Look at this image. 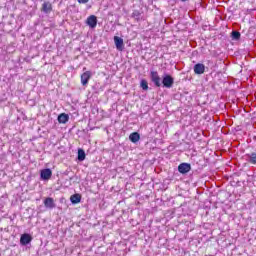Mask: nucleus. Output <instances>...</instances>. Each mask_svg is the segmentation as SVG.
Wrapping results in <instances>:
<instances>
[{
    "label": "nucleus",
    "instance_id": "nucleus-11",
    "mask_svg": "<svg viewBox=\"0 0 256 256\" xmlns=\"http://www.w3.org/2000/svg\"><path fill=\"white\" fill-rule=\"evenodd\" d=\"M114 43H115L116 49L118 51H123V38H121L119 36H115L114 37Z\"/></svg>",
    "mask_w": 256,
    "mask_h": 256
},
{
    "label": "nucleus",
    "instance_id": "nucleus-8",
    "mask_svg": "<svg viewBox=\"0 0 256 256\" xmlns=\"http://www.w3.org/2000/svg\"><path fill=\"white\" fill-rule=\"evenodd\" d=\"M195 75H203L205 73V65L203 63H197L194 66Z\"/></svg>",
    "mask_w": 256,
    "mask_h": 256
},
{
    "label": "nucleus",
    "instance_id": "nucleus-9",
    "mask_svg": "<svg viewBox=\"0 0 256 256\" xmlns=\"http://www.w3.org/2000/svg\"><path fill=\"white\" fill-rule=\"evenodd\" d=\"M41 11H43V13L49 14L51 13V11H53V5L51 4V2L49 1H45L42 4V9Z\"/></svg>",
    "mask_w": 256,
    "mask_h": 256
},
{
    "label": "nucleus",
    "instance_id": "nucleus-1",
    "mask_svg": "<svg viewBox=\"0 0 256 256\" xmlns=\"http://www.w3.org/2000/svg\"><path fill=\"white\" fill-rule=\"evenodd\" d=\"M173 85H175V78H173V76H171L170 74H163L161 86L165 89H171Z\"/></svg>",
    "mask_w": 256,
    "mask_h": 256
},
{
    "label": "nucleus",
    "instance_id": "nucleus-15",
    "mask_svg": "<svg viewBox=\"0 0 256 256\" xmlns=\"http://www.w3.org/2000/svg\"><path fill=\"white\" fill-rule=\"evenodd\" d=\"M70 201L71 203H73V205H77V203H81V195L79 194H74L70 197Z\"/></svg>",
    "mask_w": 256,
    "mask_h": 256
},
{
    "label": "nucleus",
    "instance_id": "nucleus-17",
    "mask_svg": "<svg viewBox=\"0 0 256 256\" xmlns=\"http://www.w3.org/2000/svg\"><path fill=\"white\" fill-rule=\"evenodd\" d=\"M140 87L143 91H148L149 90V82H147V80L142 79L140 81Z\"/></svg>",
    "mask_w": 256,
    "mask_h": 256
},
{
    "label": "nucleus",
    "instance_id": "nucleus-2",
    "mask_svg": "<svg viewBox=\"0 0 256 256\" xmlns=\"http://www.w3.org/2000/svg\"><path fill=\"white\" fill-rule=\"evenodd\" d=\"M150 80L155 85V87H161V76H159V72L157 71H150Z\"/></svg>",
    "mask_w": 256,
    "mask_h": 256
},
{
    "label": "nucleus",
    "instance_id": "nucleus-7",
    "mask_svg": "<svg viewBox=\"0 0 256 256\" xmlns=\"http://www.w3.org/2000/svg\"><path fill=\"white\" fill-rule=\"evenodd\" d=\"M86 25L90 27V29H95L97 27V16L91 15L86 20Z\"/></svg>",
    "mask_w": 256,
    "mask_h": 256
},
{
    "label": "nucleus",
    "instance_id": "nucleus-20",
    "mask_svg": "<svg viewBox=\"0 0 256 256\" xmlns=\"http://www.w3.org/2000/svg\"><path fill=\"white\" fill-rule=\"evenodd\" d=\"M78 3L85 5V3H89V0H78Z\"/></svg>",
    "mask_w": 256,
    "mask_h": 256
},
{
    "label": "nucleus",
    "instance_id": "nucleus-19",
    "mask_svg": "<svg viewBox=\"0 0 256 256\" xmlns=\"http://www.w3.org/2000/svg\"><path fill=\"white\" fill-rule=\"evenodd\" d=\"M132 17L134 19H136V21H139L141 19V13H139V11L135 10L133 13H132Z\"/></svg>",
    "mask_w": 256,
    "mask_h": 256
},
{
    "label": "nucleus",
    "instance_id": "nucleus-4",
    "mask_svg": "<svg viewBox=\"0 0 256 256\" xmlns=\"http://www.w3.org/2000/svg\"><path fill=\"white\" fill-rule=\"evenodd\" d=\"M32 241H33V236H31V234L24 233L20 237V245H22L23 247L29 245Z\"/></svg>",
    "mask_w": 256,
    "mask_h": 256
},
{
    "label": "nucleus",
    "instance_id": "nucleus-12",
    "mask_svg": "<svg viewBox=\"0 0 256 256\" xmlns=\"http://www.w3.org/2000/svg\"><path fill=\"white\" fill-rule=\"evenodd\" d=\"M129 140L131 141V143H139V141L141 140V135L139 134V132H133L129 135Z\"/></svg>",
    "mask_w": 256,
    "mask_h": 256
},
{
    "label": "nucleus",
    "instance_id": "nucleus-5",
    "mask_svg": "<svg viewBox=\"0 0 256 256\" xmlns=\"http://www.w3.org/2000/svg\"><path fill=\"white\" fill-rule=\"evenodd\" d=\"M92 76L93 73H91V71H86L81 75V84L83 85V87H87V85H89V80Z\"/></svg>",
    "mask_w": 256,
    "mask_h": 256
},
{
    "label": "nucleus",
    "instance_id": "nucleus-18",
    "mask_svg": "<svg viewBox=\"0 0 256 256\" xmlns=\"http://www.w3.org/2000/svg\"><path fill=\"white\" fill-rule=\"evenodd\" d=\"M231 37H232L233 41H239L241 39V32L234 30L231 33Z\"/></svg>",
    "mask_w": 256,
    "mask_h": 256
},
{
    "label": "nucleus",
    "instance_id": "nucleus-16",
    "mask_svg": "<svg viewBox=\"0 0 256 256\" xmlns=\"http://www.w3.org/2000/svg\"><path fill=\"white\" fill-rule=\"evenodd\" d=\"M85 157H86V154H85V150L79 148L78 149V156H77V160L78 161H85Z\"/></svg>",
    "mask_w": 256,
    "mask_h": 256
},
{
    "label": "nucleus",
    "instance_id": "nucleus-14",
    "mask_svg": "<svg viewBox=\"0 0 256 256\" xmlns=\"http://www.w3.org/2000/svg\"><path fill=\"white\" fill-rule=\"evenodd\" d=\"M69 121V115L68 114H65V113H62L58 116V123H67Z\"/></svg>",
    "mask_w": 256,
    "mask_h": 256
},
{
    "label": "nucleus",
    "instance_id": "nucleus-13",
    "mask_svg": "<svg viewBox=\"0 0 256 256\" xmlns=\"http://www.w3.org/2000/svg\"><path fill=\"white\" fill-rule=\"evenodd\" d=\"M247 161L250 165H256V152H252L250 154H246Z\"/></svg>",
    "mask_w": 256,
    "mask_h": 256
},
{
    "label": "nucleus",
    "instance_id": "nucleus-10",
    "mask_svg": "<svg viewBox=\"0 0 256 256\" xmlns=\"http://www.w3.org/2000/svg\"><path fill=\"white\" fill-rule=\"evenodd\" d=\"M44 207H46V209H55V200L51 197L45 198Z\"/></svg>",
    "mask_w": 256,
    "mask_h": 256
},
{
    "label": "nucleus",
    "instance_id": "nucleus-6",
    "mask_svg": "<svg viewBox=\"0 0 256 256\" xmlns=\"http://www.w3.org/2000/svg\"><path fill=\"white\" fill-rule=\"evenodd\" d=\"M178 171L181 173V175H187V173L191 171V164L186 162L179 164Z\"/></svg>",
    "mask_w": 256,
    "mask_h": 256
},
{
    "label": "nucleus",
    "instance_id": "nucleus-3",
    "mask_svg": "<svg viewBox=\"0 0 256 256\" xmlns=\"http://www.w3.org/2000/svg\"><path fill=\"white\" fill-rule=\"evenodd\" d=\"M51 177H53V171L51 169L45 168L40 171V179L42 181H49Z\"/></svg>",
    "mask_w": 256,
    "mask_h": 256
}]
</instances>
